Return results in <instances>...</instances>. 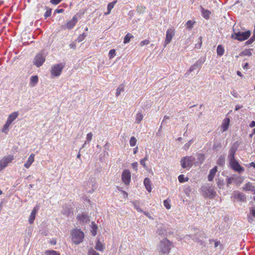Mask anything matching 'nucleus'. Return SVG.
Returning a JSON list of instances; mask_svg holds the SVG:
<instances>
[{"label":"nucleus","instance_id":"1","mask_svg":"<svg viewBox=\"0 0 255 255\" xmlns=\"http://www.w3.org/2000/svg\"><path fill=\"white\" fill-rule=\"evenodd\" d=\"M251 34L250 30H247L245 32H234L231 35V37L233 39L243 41L249 38Z\"/></svg>","mask_w":255,"mask_h":255},{"label":"nucleus","instance_id":"2","mask_svg":"<svg viewBox=\"0 0 255 255\" xmlns=\"http://www.w3.org/2000/svg\"><path fill=\"white\" fill-rule=\"evenodd\" d=\"M172 247L173 244L169 240H161L159 245L160 252L164 254H168Z\"/></svg>","mask_w":255,"mask_h":255},{"label":"nucleus","instance_id":"3","mask_svg":"<svg viewBox=\"0 0 255 255\" xmlns=\"http://www.w3.org/2000/svg\"><path fill=\"white\" fill-rule=\"evenodd\" d=\"M64 66V64L62 63L53 65L50 70L51 76L55 77L60 76Z\"/></svg>","mask_w":255,"mask_h":255},{"label":"nucleus","instance_id":"4","mask_svg":"<svg viewBox=\"0 0 255 255\" xmlns=\"http://www.w3.org/2000/svg\"><path fill=\"white\" fill-rule=\"evenodd\" d=\"M195 160L194 157L190 156L184 157L180 161L181 166L183 168L192 167L193 162Z\"/></svg>","mask_w":255,"mask_h":255},{"label":"nucleus","instance_id":"5","mask_svg":"<svg viewBox=\"0 0 255 255\" xmlns=\"http://www.w3.org/2000/svg\"><path fill=\"white\" fill-rule=\"evenodd\" d=\"M13 159L14 156L13 155H9L7 156L3 157L0 160V170H2L3 168L6 167Z\"/></svg>","mask_w":255,"mask_h":255},{"label":"nucleus","instance_id":"6","mask_svg":"<svg viewBox=\"0 0 255 255\" xmlns=\"http://www.w3.org/2000/svg\"><path fill=\"white\" fill-rule=\"evenodd\" d=\"M175 33V31L174 28H169L168 29L166 32V37L165 39L164 43V47H165L167 45L169 44L172 39L173 37L174 36Z\"/></svg>","mask_w":255,"mask_h":255},{"label":"nucleus","instance_id":"7","mask_svg":"<svg viewBox=\"0 0 255 255\" xmlns=\"http://www.w3.org/2000/svg\"><path fill=\"white\" fill-rule=\"evenodd\" d=\"M45 61V56L42 53H38L34 59V64L37 67L41 66Z\"/></svg>","mask_w":255,"mask_h":255},{"label":"nucleus","instance_id":"8","mask_svg":"<svg viewBox=\"0 0 255 255\" xmlns=\"http://www.w3.org/2000/svg\"><path fill=\"white\" fill-rule=\"evenodd\" d=\"M231 168L234 171L239 173L244 171V168L242 167L236 159L229 161Z\"/></svg>","mask_w":255,"mask_h":255},{"label":"nucleus","instance_id":"9","mask_svg":"<svg viewBox=\"0 0 255 255\" xmlns=\"http://www.w3.org/2000/svg\"><path fill=\"white\" fill-rule=\"evenodd\" d=\"M122 180L126 185L129 184L131 181V174L128 170L125 169L123 171L122 174Z\"/></svg>","mask_w":255,"mask_h":255},{"label":"nucleus","instance_id":"10","mask_svg":"<svg viewBox=\"0 0 255 255\" xmlns=\"http://www.w3.org/2000/svg\"><path fill=\"white\" fill-rule=\"evenodd\" d=\"M71 236L73 239H83L84 238V233L80 229H75L71 231Z\"/></svg>","mask_w":255,"mask_h":255},{"label":"nucleus","instance_id":"11","mask_svg":"<svg viewBox=\"0 0 255 255\" xmlns=\"http://www.w3.org/2000/svg\"><path fill=\"white\" fill-rule=\"evenodd\" d=\"M78 18L76 15H74L71 20L66 22V26L67 28L71 29L76 24Z\"/></svg>","mask_w":255,"mask_h":255},{"label":"nucleus","instance_id":"12","mask_svg":"<svg viewBox=\"0 0 255 255\" xmlns=\"http://www.w3.org/2000/svg\"><path fill=\"white\" fill-rule=\"evenodd\" d=\"M243 190L246 192L251 191L255 194V186L250 182H248L245 184L243 187Z\"/></svg>","mask_w":255,"mask_h":255},{"label":"nucleus","instance_id":"13","mask_svg":"<svg viewBox=\"0 0 255 255\" xmlns=\"http://www.w3.org/2000/svg\"><path fill=\"white\" fill-rule=\"evenodd\" d=\"M234 198L240 201H245L246 200V196L242 193L235 191L233 193Z\"/></svg>","mask_w":255,"mask_h":255},{"label":"nucleus","instance_id":"14","mask_svg":"<svg viewBox=\"0 0 255 255\" xmlns=\"http://www.w3.org/2000/svg\"><path fill=\"white\" fill-rule=\"evenodd\" d=\"M77 220L82 223H87L90 221L89 216L85 213L78 214L77 216Z\"/></svg>","mask_w":255,"mask_h":255},{"label":"nucleus","instance_id":"15","mask_svg":"<svg viewBox=\"0 0 255 255\" xmlns=\"http://www.w3.org/2000/svg\"><path fill=\"white\" fill-rule=\"evenodd\" d=\"M34 157H35V154L34 153H31L28 159L27 160L26 162L24 164V166L28 169L30 167V166L32 165L33 162L34 161Z\"/></svg>","mask_w":255,"mask_h":255},{"label":"nucleus","instance_id":"16","mask_svg":"<svg viewBox=\"0 0 255 255\" xmlns=\"http://www.w3.org/2000/svg\"><path fill=\"white\" fill-rule=\"evenodd\" d=\"M38 207H35L33 208V209L32 210V212L30 215L29 219V222L30 224H32L35 220V216L38 212Z\"/></svg>","mask_w":255,"mask_h":255},{"label":"nucleus","instance_id":"17","mask_svg":"<svg viewBox=\"0 0 255 255\" xmlns=\"http://www.w3.org/2000/svg\"><path fill=\"white\" fill-rule=\"evenodd\" d=\"M230 120L229 118H226L224 120L223 122L221 125V129L223 131H225L228 130L229 127Z\"/></svg>","mask_w":255,"mask_h":255},{"label":"nucleus","instance_id":"18","mask_svg":"<svg viewBox=\"0 0 255 255\" xmlns=\"http://www.w3.org/2000/svg\"><path fill=\"white\" fill-rule=\"evenodd\" d=\"M217 172V167L216 166L210 171V173L208 176V180L212 181L213 180L214 176Z\"/></svg>","mask_w":255,"mask_h":255},{"label":"nucleus","instance_id":"19","mask_svg":"<svg viewBox=\"0 0 255 255\" xmlns=\"http://www.w3.org/2000/svg\"><path fill=\"white\" fill-rule=\"evenodd\" d=\"M143 183L147 191L148 192H150L152 188L150 179L148 178H145L144 180Z\"/></svg>","mask_w":255,"mask_h":255},{"label":"nucleus","instance_id":"20","mask_svg":"<svg viewBox=\"0 0 255 255\" xmlns=\"http://www.w3.org/2000/svg\"><path fill=\"white\" fill-rule=\"evenodd\" d=\"M237 150V148L232 146L230 150H229V155H228V158H229V160L230 161V160H234V159H235V153H236V151Z\"/></svg>","mask_w":255,"mask_h":255},{"label":"nucleus","instance_id":"21","mask_svg":"<svg viewBox=\"0 0 255 255\" xmlns=\"http://www.w3.org/2000/svg\"><path fill=\"white\" fill-rule=\"evenodd\" d=\"M201 11L204 18L209 19L211 13V11L208 9H205L202 6H201Z\"/></svg>","mask_w":255,"mask_h":255},{"label":"nucleus","instance_id":"22","mask_svg":"<svg viewBox=\"0 0 255 255\" xmlns=\"http://www.w3.org/2000/svg\"><path fill=\"white\" fill-rule=\"evenodd\" d=\"M18 116V112H13L8 116L7 121L10 122V123H12L17 118Z\"/></svg>","mask_w":255,"mask_h":255},{"label":"nucleus","instance_id":"23","mask_svg":"<svg viewBox=\"0 0 255 255\" xmlns=\"http://www.w3.org/2000/svg\"><path fill=\"white\" fill-rule=\"evenodd\" d=\"M38 81V77L36 75L32 76L30 79L29 85L31 87L35 86Z\"/></svg>","mask_w":255,"mask_h":255},{"label":"nucleus","instance_id":"24","mask_svg":"<svg viewBox=\"0 0 255 255\" xmlns=\"http://www.w3.org/2000/svg\"><path fill=\"white\" fill-rule=\"evenodd\" d=\"M95 249L99 251L103 252L104 250V246L100 240H98L95 247Z\"/></svg>","mask_w":255,"mask_h":255},{"label":"nucleus","instance_id":"25","mask_svg":"<svg viewBox=\"0 0 255 255\" xmlns=\"http://www.w3.org/2000/svg\"><path fill=\"white\" fill-rule=\"evenodd\" d=\"M11 123H10L8 121L6 120L5 124L3 126L1 131L2 132L7 133L8 130V128Z\"/></svg>","mask_w":255,"mask_h":255},{"label":"nucleus","instance_id":"26","mask_svg":"<svg viewBox=\"0 0 255 255\" xmlns=\"http://www.w3.org/2000/svg\"><path fill=\"white\" fill-rule=\"evenodd\" d=\"M225 50L223 46L221 45L218 46L217 48V53L218 55L222 56L224 53Z\"/></svg>","mask_w":255,"mask_h":255},{"label":"nucleus","instance_id":"27","mask_svg":"<svg viewBox=\"0 0 255 255\" xmlns=\"http://www.w3.org/2000/svg\"><path fill=\"white\" fill-rule=\"evenodd\" d=\"M143 115L141 113H138L135 116V122L137 124H139L143 119Z\"/></svg>","mask_w":255,"mask_h":255},{"label":"nucleus","instance_id":"28","mask_svg":"<svg viewBox=\"0 0 255 255\" xmlns=\"http://www.w3.org/2000/svg\"><path fill=\"white\" fill-rule=\"evenodd\" d=\"M116 2V1H115V2H110L109 3H108V6H107L108 12H106L105 13V14L107 15V14H109L111 12V11L112 9L113 8Z\"/></svg>","mask_w":255,"mask_h":255},{"label":"nucleus","instance_id":"29","mask_svg":"<svg viewBox=\"0 0 255 255\" xmlns=\"http://www.w3.org/2000/svg\"><path fill=\"white\" fill-rule=\"evenodd\" d=\"M133 36L129 33H128L126 34L124 38V42L125 44H127L129 42L130 39L133 38Z\"/></svg>","mask_w":255,"mask_h":255},{"label":"nucleus","instance_id":"30","mask_svg":"<svg viewBox=\"0 0 255 255\" xmlns=\"http://www.w3.org/2000/svg\"><path fill=\"white\" fill-rule=\"evenodd\" d=\"M91 227H92L91 233H92V235L95 236L97 234V230L98 229V226L94 223L92 222Z\"/></svg>","mask_w":255,"mask_h":255},{"label":"nucleus","instance_id":"31","mask_svg":"<svg viewBox=\"0 0 255 255\" xmlns=\"http://www.w3.org/2000/svg\"><path fill=\"white\" fill-rule=\"evenodd\" d=\"M44 253L45 255H60L58 252L54 250H46Z\"/></svg>","mask_w":255,"mask_h":255},{"label":"nucleus","instance_id":"32","mask_svg":"<svg viewBox=\"0 0 255 255\" xmlns=\"http://www.w3.org/2000/svg\"><path fill=\"white\" fill-rule=\"evenodd\" d=\"M198 156V160L200 164H202L203 163V162L205 160V155L203 154L199 153L197 154Z\"/></svg>","mask_w":255,"mask_h":255},{"label":"nucleus","instance_id":"33","mask_svg":"<svg viewBox=\"0 0 255 255\" xmlns=\"http://www.w3.org/2000/svg\"><path fill=\"white\" fill-rule=\"evenodd\" d=\"M124 91V87L123 86V85H120L117 89V90H116V95L117 97H118L121 93L123 91Z\"/></svg>","mask_w":255,"mask_h":255},{"label":"nucleus","instance_id":"34","mask_svg":"<svg viewBox=\"0 0 255 255\" xmlns=\"http://www.w3.org/2000/svg\"><path fill=\"white\" fill-rule=\"evenodd\" d=\"M136 142L137 139L135 137L132 136L130 137L129 139V144L131 146H135L136 144Z\"/></svg>","mask_w":255,"mask_h":255},{"label":"nucleus","instance_id":"35","mask_svg":"<svg viewBox=\"0 0 255 255\" xmlns=\"http://www.w3.org/2000/svg\"><path fill=\"white\" fill-rule=\"evenodd\" d=\"M46 11L44 13V16L45 19H46L47 17H49L51 15V10L52 9L48 7H46Z\"/></svg>","mask_w":255,"mask_h":255},{"label":"nucleus","instance_id":"36","mask_svg":"<svg viewBox=\"0 0 255 255\" xmlns=\"http://www.w3.org/2000/svg\"><path fill=\"white\" fill-rule=\"evenodd\" d=\"M195 23V21L189 20L187 21L186 25L187 27L190 29L193 27V26Z\"/></svg>","mask_w":255,"mask_h":255},{"label":"nucleus","instance_id":"37","mask_svg":"<svg viewBox=\"0 0 255 255\" xmlns=\"http://www.w3.org/2000/svg\"><path fill=\"white\" fill-rule=\"evenodd\" d=\"M87 255H100V254L92 248H91L89 249Z\"/></svg>","mask_w":255,"mask_h":255},{"label":"nucleus","instance_id":"38","mask_svg":"<svg viewBox=\"0 0 255 255\" xmlns=\"http://www.w3.org/2000/svg\"><path fill=\"white\" fill-rule=\"evenodd\" d=\"M86 37V34L85 33H82L78 36L76 39V41L78 42H80L83 41Z\"/></svg>","mask_w":255,"mask_h":255},{"label":"nucleus","instance_id":"39","mask_svg":"<svg viewBox=\"0 0 255 255\" xmlns=\"http://www.w3.org/2000/svg\"><path fill=\"white\" fill-rule=\"evenodd\" d=\"M116 55V50L114 49L110 50L109 53V57L110 59L113 58Z\"/></svg>","mask_w":255,"mask_h":255},{"label":"nucleus","instance_id":"40","mask_svg":"<svg viewBox=\"0 0 255 255\" xmlns=\"http://www.w3.org/2000/svg\"><path fill=\"white\" fill-rule=\"evenodd\" d=\"M178 180L180 182L183 183L186 181H187L188 180V178H187L186 179H185L184 175L183 174L180 175L178 177Z\"/></svg>","mask_w":255,"mask_h":255},{"label":"nucleus","instance_id":"41","mask_svg":"<svg viewBox=\"0 0 255 255\" xmlns=\"http://www.w3.org/2000/svg\"><path fill=\"white\" fill-rule=\"evenodd\" d=\"M163 204L164 207L167 209H170L171 208V206L170 204V200H168V199H166L163 201Z\"/></svg>","mask_w":255,"mask_h":255},{"label":"nucleus","instance_id":"42","mask_svg":"<svg viewBox=\"0 0 255 255\" xmlns=\"http://www.w3.org/2000/svg\"><path fill=\"white\" fill-rule=\"evenodd\" d=\"M192 140H190V141H189L188 142H187L186 143H185L183 146V149L185 150L188 149V148H189V147L190 146V145H191V143H192Z\"/></svg>","mask_w":255,"mask_h":255},{"label":"nucleus","instance_id":"43","mask_svg":"<svg viewBox=\"0 0 255 255\" xmlns=\"http://www.w3.org/2000/svg\"><path fill=\"white\" fill-rule=\"evenodd\" d=\"M150 43V41L149 40L145 39L142 41H141L139 43V45L140 46H143L145 45H148Z\"/></svg>","mask_w":255,"mask_h":255},{"label":"nucleus","instance_id":"44","mask_svg":"<svg viewBox=\"0 0 255 255\" xmlns=\"http://www.w3.org/2000/svg\"><path fill=\"white\" fill-rule=\"evenodd\" d=\"M92 136H93V134L92 132L88 133L87 134V137H86L87 141L89 142L92 140Z\"/></svg>","mask_w":255,"mask_h":255},{"label":"nucleus","instance_id":"45","mask_svg":"<svg viewBox=\"0 0 255 255\" xmlns=\"http://www.w3.org/2000/svg\"><path fill=\"white\" fill-rule=\"evenodd\" d=\"M131 166L135 171H137L138 167V163L137 162H133L131 164Z\"/></svg>","mask_w":255,"mask_h":255},{"label":"nucleus","instance_id":"46","mask_svg":"<svg viewBox=\"0 0 255 255\" xmlns=\"http://www.w3.org/2000/svg\"><path fill=\"white\" fill-rule=\"evenodd\" d=\"M199 44L198 45L196 44V47L200 48L202 46V36L199 37Z\"/></svg>","mask_w":255,"mask_h":255},{"label":"nucleus","instance_id":"47","mask_svg":"<svg viewBox=\"0 0 255 255\" xmlns=\"http://www.w3.org/2000/svg\"><path fill=\"white\" fill-rule=\"evenodd\" d=\"M50 2L53 4H58L61 2V0H50Z\"/></svg>","mask_w":255,"mask_h":255},{"label":"nucleus","instance_id":"48","mask_svg":"<svg viewBox=\"0 0 255 255\" xmlns=\"http://www.w3.org/2000/svg\"><path fill=\"white\" fill-rule=\"evenodd\" d=\"M140 163L141 165H142L143 166V167L144 168H146L147 166H146V165L145 161L143 160L142 159H141L140 161Z\"/></svg>","mask_w":255,"mask_h":255},{"label":"nucleus","instance_id":"49","mask_svg":"<svg viewBox=\"0 0 255 255\" xmlns=\"http://www.w3.org/2000/svg\"><path fill=\"white\" fill-rule=\"evenodd\" d=\"M251 214L253 215L254 217H255V209L254 208H252L250 209Z\"/></svg>","mask_w":255,"mask_h":255},{"label":"nucleus","instance_id":"50","mask_svg":"<svg viewBox=\"0 0 255 255\" xmlns=\"http://www.w3.org/2000/svg\"><path fill=\"white\" fill-rule=\"evenodd\" d=\"M69 47L71 49H75L76 48V44L74 43H72L69 44Z\"/></svg>","mask_w":255,"mask_h":255},{"label":"nucleus","instance_id":"51","mask_svg":"<svg viewBox=\"0 0 255 255\" xmlns=\"http://www.w3.org/2000/svg\"><path fill=\"white\" fill-rule=\"evenodd\" d=\"M64 11V10L63 9L61 8V9H56L55 10V12H56V13H59L63 12Z\"/></svg>","mask_w":255,"mask_h":255},{"label":"nucleus","instance_id":"52","mask_svg":"<svg viewBox=\"0 0 255 255\" xmlns=\"http://www.w3.org/2000/svg\"><path fill=\"white\" fill-rule=\"evenodd\" d=\"M234 179V178H229L227 180V185L229 186L232 183V180Z\"/></svg>","mask_w":255,"mask_h":255},{"label":"nucleus","instance_id":"53","mask_svg":"<svg viewBox=\"0 0 255 255\" xmlns=\"http://www.w3.org/2000/svg\"><path fill=\"white\" fill-rule=\"evenodd\" d=\"M83 240H73V243L75 245H79L80 244Z\"/></svg>","mask_w":255,"mask_h":255},{"label":"nucleus","instance_id":"54","mask_svg":"<svg viewBox=\"0 0 255 255\" xmlns=\"http://www.w3.org/2000/svg\"><path fill=\"white\" fill-rule=\"evenodd\" d=\"M243 68L244 69H249V64L248 63H246L243 66Z\"/></svg>","mask_w":255,"mask_h":255},{"label":"nucleus","instance_id":"55","mask_svg":"<svg viewBox=\"0 0 255 255\" xmlns=\"http://www.w3.org/2000/svg\"><path fill=\"white\" fill-rule=\"evenodd\" d=\"M251 42H253L255 40V35L253 33V36L250 39Z\"/></svg>","mask_w":255,"mask_h":255},{"label":"nucleus","instance_id":"56","mask_svg":"<svg viewBox=\"0 0 255 255\" xmlns=\"http://www.w3.org/2000/svg\"><path fill=\"white\" fill-rule=\"evenodd\" d=\"M251 42H253L255 40V35L253 33V36L250 39Z\"/></svg>","mask_w":255,"mask_h":255},{"label":"nucleus","instance_id":"57","mask_svg":"<svg viewBox=\"0 0 255 255\" xmlns=\"http://www.w3.org/2000/svg\"><path fill=\"white\" fill-rule=\"evenodd\" d=\"M251 42H253L255 40V35L253 33V36L250 39Z\"/></svg>","mask_w":255,"mask_h":255},{"label":"nucleus","instance_id":"58","mask_svg":"<svg viewBox=\"0 0 255 255\" xmlns=\"http://www.w3.org/2000/svg\"><path fill=\"white\" fill-rule=\"evenodd\" d=\"M250 127L251 128H253V127H255V121H252V122L251 123L250 125Z\"/></svg>","mask_w":255,"mask_h":255},{"label":"nucleus","instance_id":"59","mask_svg":"<svg viewBox=\"0 0 255 255\" xmlns=\"http://www.w3.org/2000/svg\"><path fill=\"white\" fill-rule=\"evenodd\" d=\"M237 75H238L239 76H240V77H243V76H243V75L242 74V73H241L240 71H238L237 72Z\"/></svg>","mask_w":255,"mask_h":255},{"label":"nucleus","instance_id":"60","mask_svg":"<svg viewBox=\"0 0 255 255\" xmlns=\"http://www.w3.org/2000/svg\"><path fill=\"white\" fill-rule=\"evenodd\" d=\"M170 119L169 116H165L163 118V120L162 122H164L166 120H169Z\"/></svg>","mask_w":255,"mask_h":255},{"label":"nucleus","instance_id":"61","mask_svg":"<svg viewBox=\"0 0 255 255\" xmlns=\"http://www.w3.org/2000/svg\"><path fill=\"white\" fill-rule=\"evenodd\" d=\"M50 244H51L52 245H56V240H51V241H50Z\"/></svg>","mask_w":255,"mask_h":255},{"label":"nucleus","instance_id":"62","mask_svg":"<svg viewBox=\"0 0 255 255\" xmlns=\"http://www.w3.org/2000/svg\"><path fill=\"white\" fill-rule=\"evenodd\" d=\"M138 150V147L136 146L133 149V153L136 154Z\"/></svg>","mask_w":255,"mask_h":255},{"label":"nucleus","instance_id":"63","mask_svg":"<svg viewBox=\"0 0 255 255\" xmlns=\"http://www.w3.org/2000/svg\"><path fill=\"white\" fill-rule=\"evenodd\" d=\"M220 241H216V242H215V244H214L215 247H218V246L219 245H220Z\"/></svg>","mask_w":255,"mask_h":255},{"label":"nucleus","instance_id":"64","mask_svg":"<svg viewBox=\"0 0 255 255\" xmlns=\"http://www.w3.org/2000/svg\"><path fill=\"white\" fill-rule=\"evenodd\" d=\"M241 108V107H240L239 106H236L235 110V111H238Z\"/></svg>","mask_w":255,"mask_h":255}]
</instances>
